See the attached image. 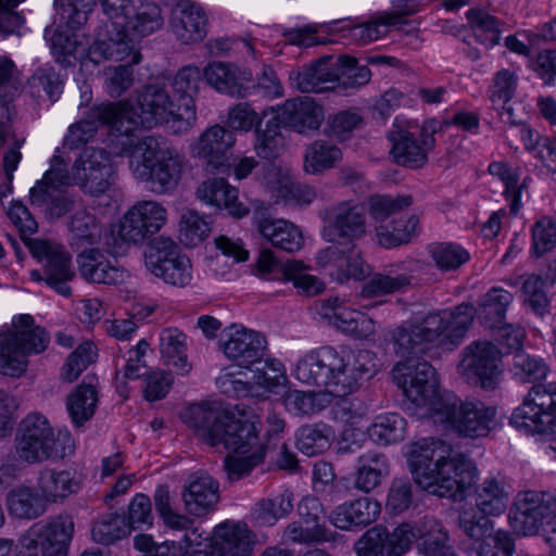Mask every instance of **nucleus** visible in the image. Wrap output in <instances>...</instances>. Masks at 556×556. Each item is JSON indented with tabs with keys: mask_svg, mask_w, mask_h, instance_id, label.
Returning <instances> with one entry per match:
<instances>
[{
	"mask_svg": "<svg viewBox=\"0 0 556 556\" xmlns=\"http://www.w3.org/2000/svg\"><path fill=\"white\" fill-rule=\"evenodd\" d=\"M219 345L225 356L242 368L260 363L267 352L266 337L240 324L223 329Z\"/></svg>",
	"mask_w": 556,
	"mask_h": 556,
	"instance_id": "6ab92c4d",
	"label": "nucleus"
},
{
	"mask_svg": "<svg viewBox=\"0 0 556 556\" xmlns=\"http://www.w3.org/2000/svg\"><path fill=\"white\" fill-rule=\"evenodd\" d=\"M98 354L96 345L90 341L79 344L67 357L62 368V379L66 382L75 381L89 365L96 362Z\"/></svg>",
	"mask_w": 556,
	"mask_h": 556,
	"instance_id": "69168bd1",
	"label": "nucleus"
},
{
	"mask_svg": "<svg viewBox=\"0 0 556 556\" xmlns=\"http://www.w3.org/2000/svg\"><path fill=\"white\" fill-rule=\"evenodd\" d=\"M489 516L476 507H465L459 511L458 526L467 536L481 541L493 532V521Z\"/></svg>",
	"mask_w": 556,
	"mask_h": 556,
	"instance_id": "338daca9",
	"label": "nucleus"
},
{
	"mask_svg": "<svg viewBox=\"0 0 556 556\" xmlns=\"http://www.w3.org/2000/svg\"><path fill=\"white\" fill-rule=\"evenodd\" d=\"M331 435V429L326 425L303 426L296 435V446L306 456H316L330 447Z\"/></svg>",
	"mask_w": 556,
	"mask_h": 556,
	"instance_id": "5fc2aeb1",
	"label": "nucleus"
},
{
	"mask_svg": "<svg viewBox=\"0 0 556 556\" xmlns=\"http://www.w3.org/2000/svg\"><path fill=\"white\" fill-rule=\"evenodd\" d=\"M203 73L199 67L187 65L182 67L173 79V90L179 96L177 121L179 125L175 134L189 130L195 123L197 114L192 96L198 92Z\"/></svg>",
	"mask_w": 556,
	"mask_h": 556,
	"instance_id": "7c9ffc66",
	"label": "nucleus"
},
{
	"mask_svg": "<svg viewBox=\"0 0 556 556\" xmlns=\"http://www.w3.org/2000/svg\"><path fill=\"white\" fill-rule=\"evenodd\" d=\"M380 511L381 507L377 501L361 497L337 506L331 511L329 520L338 529L350 530L353 527H366L376 521Z\"/></svg>",
	"mask_w": 556,
	"mask_h": 556,
	"instance_id": "c9c22d12",
	"label": "nucleus"
},
{
	"mask_svg": "<svg viewBox=\"0 0 556 556\" xmlns=\"http://www.w3.org/2000/svg\"><path fill=\"white\" fill-rule=\"evenodd\" d=\"M288 543L314 544L334 540V533L325 525H305L303 521L289 523L283 531Z\"/></svg>",
	"mask_w": 556,
	"mask_h": 556,
	"instance_id": "bf43d9fd",
	"label": "nucleus"
},
{
	"mask_svg": "<svg viewBox=\"0 0 556 556\" xmlns=\"http://www.w3.org/2000/svg\"><path fill=\"white\" fill-rule=\"evenodd\" d=\"M408 464L415 482L430 494L462 500L472 485L477 469L463 454L452 455L442 440L424 438L410 445Z\"/></svg>",
	"mask_w": 556,
	"mask_h": 556,
	"instance_id": "f257e3e1",
	"label": "nucleus"
},
{
	"mask_svg": "<svg viewBox=\"0 0 556 556\" xmlns=\"http://www.w3.org/2000/svg\"><path fill=\"white\" fill-rule=\"evenodd\" d=\"M275 118L285 128L307 135L319 129L324 121V110L309 97L290 99L280 106Z\"/></svg>",
	"mask_w": 556,
	"mask_h": 556,
	"instance_id": "a878e982",
	"label": "nucleus"
},
{
	"mask_svg": "<svg viewBox=\"0 0 556 556\" xmlns=\"http://www.w3.org/2000/svg\"><path fill=\"white\" fill-rule=\"evenodd\" d=\"M70 176L85 194L100 197L113 184L114 167L106 151L86 148L75 160Z\"/></svg>",
	"mask_w": 556,
	"mask_h": 556,
	"instance_id": "2eb2a0df",
	"label": "nucleus"
},
{
	"mask_svg": "<svg viewBox=\"0 0 556 556\" xmlns=\"http://www.w3.org/2000/svg\"><path fill=\"white\" fill-rule=\"evenodd\" d=\"M392 340L394 352L405 358L393 367V381L410 405H425L438 384L434 367L420 359L430 346L425 331L420 324H406L393 331Z\"/></svg>",
	"mask_w": 556,
	"mask_h": 556,
	"instance_id": "20e7f679",
	"label": "nucleus"
},
{
	"mask_svg": "<svg viewBox=\"0 0 556 556\" xmlns=\"http://www.w3.org/2000/svg\"><path fill=\"white\" fill-rule=\"evenodd\" d=\"M342 159L339 147L324 139L309 143L304 153V170L307 174H321L336 166Z\"/></svg>",
	"mask_w": 556,
	"mask_h": 556,
	"instance_id": "de8ad7c7",
	"label": "nucleus"
},
{
	"mask_svg": "<svg viewBox=\"0 0 556 556\" xmlns=\"http://www.w3.org/2000/svg\"><path fill=\"white\" fill-rule=\"evenodd\" d=\"M98 404V393L94 384L83 382L67 397V412L76 427L83 426L94 415Z\"/></svg>",
	"mask_w": 556,
	"mask_h": 556,
	"instance_id": "49530a36",
	"label": "nucleus"
},
{
	"mask_svg": "<svg viewBox=\"0 0 556 556\" xmlns=\"http://www.w3.org/2000/svg\"><path fill=\"white\" fill-rule=\"evenodd\" d=\"M520 298L535 314L543 316L548 312L549 300L545 291V281L541 276L531 274L523 279Z\"/></svg>",
	"mask_w": 556,
	"mask_h": 556,
	"instance_id": "052dcab7",
	"label": "nucleus"
},
{
	"mask_svg": "<svg viewBox=\"0 0 556 556\" xmlns=\"http://www.w3.org/2000/svg\"><path fill=\"white\" fill-rule=\"evenodd\" d=\"M203 77L218 93L243 99L247 98L251 71L235 63L214 61L205 66Z\"/></svg>",
	"mask_w": 556,
	"mask_h": 556,
	"instance_id": "bb28decb",
	"label": "nucleus"
},
{
	"mask_svg": "<svg viewBox=\"0 0 556 556\" xmlns=\"http://www.w3.org/2000/svg\"><path fill=\"white\" fill-rule=\"evenodd\" d=\"M254 151L257 156L265 160H273L280 155L283 150V137L280 131V124L273 117L265 124V128L254 130Z\"/></svg>",
	"mask_w": 556,
	"mask_h": 556,
	"instance_id": "864d4df0",
	"label": "nucleus"
},
{
	"mask_svg": "<svg viewBox=\"0 0 556 556\" xmlns=\"http://www.w3.org/2000/svg\"><path fill=\"white\" fill-rule=\"evenodd\" d=\"M49 333L34 325L30 315H21L12 327L0 330V374L21 377L28 367V357L40 354L48 348Z\"/></svg>",
	"mask_w": 556,
	"mask_h": 556,
	"instance_id": "6e6552de",
	"label": "nucleus"
},
{
	"mask_svg": "<svg viewBox=\"0 0 556 556\" xmlns=\"http://www.w3.org/2000/svg\"><path fill=\"white\" fill-rule=\"evenodd\" d=\"M367 233L366 207L353 201L337 203L325 211L323 237L331 243H352Z\"/></svg>",
	"mask_w": 556,
	"mask_h": 556,
	"instance_id": "a211bd4d",
	"label": "nucleus"
},
{
	"mask_svg": "<svg viewBox=\"0 0 556 556\" xmlns=\"http://www.w3.org/2000/svg\"><path fill=\"white\" fill-rule=\"evenodd\" d=\"M413 203L412 195H386L372 194L368 198L367 206L369 215L378 223H383L390 216L396 214L410 206Z\"/></svg>",
	"mask_w": 556,
	"mask_h": 556,
	"instance_id": "680f3d73",
	"label": "nucleus"
},
{
	"mask_svg": "<svg viewBox=\"0 0 556 556\" xmlns=\"http://www.w3.org/2000/svg\"><path fill=\"white\" fill-rule=\"evenodd\" d=\"M118 111V128L119 136L140 137L136 134L139 126L152 128L159 124H170V128L175 132V128L179 125L176 121L178 106L175 108L167 90L159 85H149L138 97V106L135 108L128 102H116ZM118 135L115 136V138Z\"/></svg>",
	"mask_w": 556,
	"mask_h": 556,
	"instance_id": "1a4fd4ad",
	"label": "nucleus"
},
{
	"mask_svg": "<svg viewBox=\"0 0 556 556\" xmlns=\"http://www.w3.org/2000/svg\"><path fill=\"white\" fill-rule=\"evenodd\" d=\"M406 428L405 419L396 413L378 416L368 429L369 437L375 442L388 445L401 441Z\"/></svg>",
	"mask_w": 556,
	"mask_h": 556,
	"instance_id": "13d9d810",
	"label": "nucleus"
},
{
	"mask_svg": "<svg viewBox=\"0 0 556 556\" xmlns=\"http://www.w3.org/2000/svg\"><path fill=\"white\" fill-rule=\"evenodd\" d=\"M477 308L469 303H462L453 309H443L428 314L420 324L430 345L453 350L465 338Z\"/></svg>",
	"mask_w": 556,
	"mask_h": 556,
	"instance_id": "ddd939ff",
	"label": "nucleus"
},
{
	"mask_svg": "<svg viewBox=\"0 0 556 556\" xmlns=\"http://www.w3.org/2000/svg\"><path fill=\"white\" fill-rule=\"evenodd\" d=\"M247 98L262 97L267 99L280 98L283 96L282 84L276 72L270 66H263L262 72L254 79L251 73V79L247 86Z\"/></svg>",
	"mask_w": 556,
	"mask_h": 556,
	"instance_id": "0e129e2a",
	"label": "nucleus"
},
{
	"mask_svg": "<svg viewBox=\"0 0 556 556\" xmlns=\"http://www.w3.org/2000/svg\"><path fill=\"white\" fill-rule=\"evenodd\" d=\"M334 72L337 87L346 93L359 89L371 78V72L366 65H359L356 59L346 55L339 58Z\"/></svg>",
	"mask_w": 556,
	"mask_h": 556,
	"instance_id": "603ef678",
	"label": "nucleus"
},
{
	"mask_svg": "<svg viewBox=\"0 0 556 556\" xmlns=\"http://www.w3.org/2000/svg\"><path fill=\"white\" fill-rule=\"evenodd\" d=\"M331 58H323L308 66L290 73V80L300 92H325L333 89L336 72L330 65Z\"/></svg>",
	"mask_w": 556,
	"mask_h": 556,
	"instance_id": "e433bc0d",
	"label": "nucleus"
},
{
	"mask_svg": "<svg viewBox=\"0 0 556 556\" xmlns=\"http://www.w3.org/2000/svg\"><path fill=\"white\" fill-rule=\"evenodd\" d=\"M7 501L10 514L21 519H35L47 509L46 502L37 488L28 485L13 489L8 494Z\"/></svg>",
	"mask_w": 556,
	"mask_h": 556,
	"instance_id": "c03bdc74",
	"label": "nucleus"
},
{
	"mask_svg": "<svg viewBox=\"0 0 556 556\" xmlns=\"http://www.w3.org/2000/svg\"><path fill=\"white\" fill-rule=\"evenodd\" d=\"M121 21L134 38H142L163 25L161 8L150 0H130Z\"/></svg>",
	"mask_w": 556,
	"mask_h": 556,
	"instance_id": "72a5a7b5",
	"label": "nucleus"
},
{
	"mask_svg": "<svg viewBox=\"0 0 556 556\" xmlns=\"http://www.w3.org/2000/svg\"><path fill=\"white\" fill-rule=\"evenodd\" d=\"M233 132L220 125H214L201 134L193 146V154L202 157L214 169L224 167L227 154L235 146Z\"/></svg>",
	"mask_w": 556,
	"mask_h": 556,
	"instance_id": "2f4dec72",
	"label": "nucleus"
},
{
	"mask_svg": "<svg viewBox=\"0 0 556 556\" xmlns=\"http://www.w3.org/2000/svg\"><path fill=\"white\" fill-rule=\"evenodd\" d=\"M182 502L188 514L202 517L213 511L219 502V483L205 472L189 476L182 491Z\"/></svg>",
	"mask_w": 556,
	"mask_h": 556,
	"instance_id": "c85d7f7f",
	"label": "nucleus"
},
{
	"mask_svg": "<svg viewBox=\"0 0 556 556\" xmlns=\"http://www.w3.org/2000/svg\"><path fill=\"white\" fill-rule=\"evenodd\" d=\"M134 39L122 21H108L90 47V59L123 61L134 52Z\"/></svg>",
	"mask_w": 556,
	"mask_h": 556,
	"instance_id": "cd10ccee",
	"label": "nucleus"
},
{
	"mask_svg": "<svg viewBox=\"0 0 556 556\" xmlns=\"http://www.w3.org/2000/svg\"><path fill=\"white\" fill-rule=\"evenodd\" d=\"M36 486L46 504H61L79 491L80 482L71 470L45 467L38 472Z\"/></svg>",
	"mask_w": 556,
	"mask_h": 556,
	"instance_id": "f704fd0d",
	"label": "nucleus"
},
{
	"mask_svg": "<svg viewBox=\"0 0 556 556\" xmlns=\"http://www.w3.org/2000/svg\"><path fill=\"white\" fill-rule=\"evenodd\" d=\"M389 475V464L386 456L377 452H367L358 457L354 488L369 493L377 488L382 477Z\"/></svg>",
	"mask_w": 556,
	"mask_h": 556,
	"instance_id": "37998d69",
	"label": "nucleus"
},
{
	"mask_svg": "<svg viewBox=\"0 0 556 556\" xmlns=\"http://www.w3.org/2000/svg\"><path fill=\"white\" fill-rule=\"evenodd\" d=\"M457 369L468 383L495 390L503 376L502 352L490 341H473L462 350Z\"/></svg>",
	"mask_w": 556,
	"mask_h": 556,
	"instance_id": "9b49d317",
	"label": "nucleus"
},
{
	"mask_svg": "<svg viewBox=\"0 0 556 556\" xmlns=\"http://www.w3.org/2000/svg\"><path fill=\"white\" fill-rule=\"evenodd\" d=\"M258 424V417L251 409L239 410L238 416L230 413L220 432L218 445L241 455L256 450L266 451L260 439Z\"/></svg>",
	"mask_w": 556,
	"mask_h": 556,
	"instance_id": "412c9836",
	"label": "nucleus"
},
{
	"mask_svg": "<svg viewBox=\"0 0 556 556\" xmlns=\"http://www.w3.org/2000/svg\"><path fill=\"white\" fill-rule=\"evenodd\" d=\"M197 197L200 201L224 207L229 214L242 217L249 210L238 201V190L231 187L224 178H208L197 189Z\"/></svg>",
	"mask_w": 556,
	"mask_h": 556,
	"instance_id": "4c0bfd02",
	"label": "nucleus"
},
{
	"mask_svg": "<svg viewBox=\"0 0 556 556\" xmlns=\"http://www.w3.org/2000/svg\"><path fill=\"white\" fill-rule=\"evenodd\" d=\"M424 265V262L414 258L389 264L384 273L374 274L364 283L361 294L364 298H375L403 291L412 286L413 274Z\"/></svg>",
	"mask_w": 556,
	"mask_h": 556,
	"instance_id": "5701e85b",
	"label": "nucleus"
},
{
	"mask_svg": "<svg viewBox=\"0 0 556 556\" xmlns=\"http://www.w3.org/2000/svg\"><path fill=\"white\" fill-rule=\"evenodd\" d=\"M508 497L506 483L498 478L489 477L477 485L472 495L473 507L480 513L498 516L505 511Z\"/></svg>",
	"mask_w": 556,
	"mask_h": 556,
	"instance_id": "79ce46f5",
	"label": "nucleus"
},
{
	"mask_svg": "<svg viewBox=\"0 0 556 556\" xmlns=\"http://www.w3.org/2000/svg\"><path fill=\"white\" fill-rule=\"evenodd\" d=\"M112 148L117 155L130 156L131 173L138 180L149 182L152 191L165 193L178 185L184 157L154 136H117Z\"/></svg>",
	"mask_w": 556,
	"mask_h": 556,
	"instance_id": "7ed1b4c3",
	"label": "nucleus"
},
{
	"mask_svg": "<svg viewBox=\"0 0 556 556\" xmlns=\"http://www.w3.org/2000/svg\"><path fill=\"white\" fill-rule=\"evenodd\" d=\"M79 275L88 282L108 286L126 283L131 275L117 261H110L98 248L84 250L77 256Z\"/></svg>",
	"mask_w": 556,
	"mask_h": 556,
	"instance_id": "393cba45",
	"label": "nucleus"
},
{
	"mask_svg": "<svg viewBox=\"0 0 556 556\" xmlns=\"http://www.w3.org/2000/svg\"><path fill=\"white\" fill-rule=\"evenodd\" d=\"M72 185L67 164L60 155L51 160L50 169L30 189V203L51 218H60L74 206V198L66 188Z\"/></svg>",
	"mask_w": 556,
	"mask_h": 556,
	"instance_id": "f8f14e48",
	"label": "nucleus"
},
{
	"mask_svg": "<svg viewBox=\"0 0 556 556\" xmlns=\"http://www.w3.org/2000/svg\"><path fill=\"white\" fill-rule=\"evenodd\" d=\"M412 408L420 417L430 416L445 429L471 439L488 435L496 416L494 407L480 401L463 402L453 393L441 394L439 384L425 405H412Z\"/></svg>",
	"mask_w": 556,
	"mask_h": 556,
	"instance_id": "423d86ee",
	"label": "nucleus"
},
{
	"mask_svg": "<svg viewBox=\"0 0 556 556\" xmlns=\"http://www.w3.org/2000/svg\"><path fill=\"white\" fill-rule=\"evenodd\" d=\"M130 530L124 516L110 514L93 526L92 538L100 544L110 545L127 536Z\"/></svg>",
	"mask_w": 556,
	"mask_h": 556,
	"instance_id": "e2e57ef3",
	"label": "nucleus"
},
{
	"mask_svg": "<svg viewBox=\"0 0 556 556\" xmlns=\"http://www.w3.org/2000/svg\"><path fill=\"white\" fill-rule=\"evenodd\" d=\"M437 122L429 119L422 124L419 134L416 135L406 129L396 127L388 132L391 143L390 156L401 166L420 168L428 161V153L434 148Z\"/></svg>",
	"mask_w": 556,
	"mask_h": 556,
	"instance_id": "f3484780",
	"label": "nucleus"
},
{
	"mask_svg": "<svg viewBox=\"0 0 556 556\" xmlns=\"http://www.w3.org/2000/svg\"><path fill=\"white\" fill-rule=\"evenodd\" d=\"M556 520V492H520L509 514V522L518 535L535 534L544 522Z\"/></svg>",
	"mask_w": 556,
	"mask_h": 556,
	"instance_id": "dca6fc26",
	"label": "nucleus"
},
{
	"mask_svg": "<svg viewBox=\"0 0 556 556\" xmlns=\"http://www.w3.org/2000/svg\"><path fill=\"white\" fill-rule=\"evenodd\" d=\"M293 493L289 490L260 500L253 510V517L265 526L275 525L280 518L287 517L293 509Z\"/></svg>",
	"mask_w": 556,
	"mask_h": 556,
	"instance_id": "8fccbe9b",
	"label": "nucleus"
},
{
	"mask_svg": "<svg viewBox=\"0 0 556 556\" xmlns=\"http://www.w3.org/2000/svg\"><path fill=\"white\" fill-rule=\"evenodd\" d=\"M41 531V556H66L74 532V522L68 516H58L49 521L38 522Z\"/></svg>",
	"mask_w": 556,
	"mask_h": 556,
	"instance_id": "a19ab883",
	"label": "nucleus"
},
{
	"mask_svg": "<svg viewBox=\"0 0 556 556\" xmlns=\"http://www.w3.org/2000/svg\"><path fill=\"white\" fill-rule=\"evenodd\" d=\"M16 458L28 465L64 459L75 451V442L67 430L54 428L38 412L27 414L18 424L14 438Z\"/></svg>",
	"mask_w": 556,
	"mask_h": 556,
	"instance_id": "0eeeda50",
	"label": "nucleus"
},
{
	"mask_svg": "<svg viewBox=\"0 0 556 556\" xmlns=\"http://www.w3.org/2000/svg\"><path fill=\"white\" fill-rule=\"evenodd\" d=\"M117 115V106L113 103H101L92 106L84 119L68 128L64 138V146L70 149H77L93 138L100 127L108 126L112 132L109 147L113 149L112 140L115 139L116 135H121ZM112 152L114 153V150Z\"/></svg>",
	"mask_w": 556,
	"mask_h": 556,
	"instance_id": "4be33fe9",
	"label": "nucleus"
},
{
	"mask_svg": "<svg viewBox=\"0 0 556 556\" xmlns=\"http://www.w3.org/2000/svg\"><path fill=\"white\" fill-rule=\"evenodd\" d=\"M229 414L216 402H202L186 408L181 413V419L198 438L217 446Z\"/></svg>",
	"mask_w": 556,
	"mask_h": 556,
	"instance_id": "b1692460",
	"label": "nucleus"
},
{
	"mask_svg": "<svg viewBox=\"0 0 556 556\" xmlns=\"http://www.w3.org/2000/svg\"><path fill=\"white\" fill-rule=\"evenodd\" d=\"M414 540H419L418 548L425 556H454L447 532L440 521L432 517L422 518L416 527Z\"/></svg>",
	"mask_w": 556,
	"mask_h": 556,
	"instance_id": "ea45409f",
	"label": "nucleus"
},
{
	"mask_svg": "<svg viewBox=\"0 0 556 556\" xmlns=\"http://www.w3.org/2000/svg\"><path fill=\"white\" fill-rule=\"evenodd\" d=\"M467 18L479 42L489 48L498 43L502 22L495 16L483 10L471 9L467 12Z\"/></svg>",
	"mask_w": 556,
	"mask_h": 556,
	"instance_id": "4d7b16f0",
	"label": "nucleus"
},
{
	"mask_svg": "<svg viewBox=\"0 0 556 556\" xmlns=\"http://www.w3.org/2000/svg\"><path fill=\"white\" fill-rule=\"evenodd\" d=\"M144 256L148 270L165 283L184 288L191 282V261L172 239L161 237L153 240Z\"/></svg>",
	"mask_w": 556,
	"mask_h": 556,
	"instance_id": "4468645a",
	"label": "nucleus"
},
{
	"mask_svg": "<svg viewBox=\"0 0 556 556\" xmlns=\"http://www.w3.org/2000/svg\"><path fill=\"white\" fill-rule=\"evenodd\" d=\"M378 370L379 359L371 351L339 352L324 346L300 358L293 375L302 383L325 388L329 393L344 397Z\"/></svg>",
	"mask_w": 556,
	"mask_h": 556,
	"instance_id": "f03ea898",
	"label": "nucleus"
},
{
	"mask_svg": "<svg viewBox=\"0 0 556 556\" xmlns=\"http://www.w3.org/2000/svg\"><path fill=\"white\" fill-rule=\"evenodd\" d=\"M513 300L514 295L509 291L493 287L480 299L479 315L490 328L497 327L504 323Z\"/></svg>",
	"mask_w": 556,
	"mask_h": 556,
	"instance_id": "09e8293b",
	"label": "nucleus"
},
{
	"mask_svg": "<svg viewBox=\"0 0 556 556\" xmlns=\"http://www.w3.org/2000/svg\"><path fill=\"white\" fill-rule=\"evenodd\" d=\"M186 336L178 329H164L160 336V351L164 363L184 375L190 371L186 353Z\"/></svg>",
	"mask_w": 556,
	"mask_h": 556,
	"instance_id": "a18cd8bd",
	"label": "nucleus"
},
{
	"mask_svg": "<svg viewBox=\"0 0 556 556\" xmlns=\"http://www.w3.org/2000/svg\"><path fill=\"white\" fill-rule=\"evenodd\" d=\"M416 534L413 526L402 523L393 532L382 526L368 529L354 543L356 556H402L412 546Z\"/></svg>",
	"mask_w": 556,
	"mask_h": 556,
	"instance_id": "aec40b11",
	"label": "nucleus"
},
{
	"mask_svg": "<svg viewBox=\"0 0 556 556\" xmlns=\"http://www.w3.org/2000/svg\"><path fill=\"white\" fill-rule=\"evenodd\" d=\"M214 553L218 556H249L255 544V534L247 523L225 522L215 528Z\"/></svg>",
	"mask_w": 556,
	"mask_h": 556,
	"instance_id": "473e14b6",
	"label": "nucleus"
},
{
	"mask_svg": "<svg viewBox=\"0 0 556 556\" xmlns=\"http://www.w3.org/2000/svg\"><path fill=\"white\" fill-rule=\"evenodd\" d=\"M257 229L273 247L281 251L294 253L304 245L303 233L292 222L264 218L258 222Z\"/></svg>",
	"mask_w": 556,
	"mask_h": 556,
	"instance_id": "58836bf2",
	"label": "nucleus"
},
{
	"mask_svg": "<svg viewBox=\"0 0 556 556\" xmlns=\"http://www.w3.org/2000/svg\"><path fill=\"white\" fill-rule=\"evenodd\" d=\"M61 21L71 29L86 24L96 0H55Z\"/></svg>",
	"mask_w": 556,
	"mask_h": 556,
	"instance_id": "774afa93",
	"label": "nucleus"
},
{
	"mask_svg": "<svg viewBox=\"0 0 556 556\" xmlns=\"http://www.w3.org/2000/svg\"><path fill=\"white\" fill-rule=\"evenodd\" d=\"M165 207L155 201H141L123 216L116 230L105 237L112 255H124L132 244H139L156 233L166 223Z\"/></svg>",
	"mask_w": 556,
	"mask_h": 556,
	"instance_id": "9d476101",
	"label": "nucleus"
},
{
	"mask_svg": "<svg viewBox=\"0 0 556 556\" xmlns=\"http://www.w3.org/2000/svg\"><path fill=\"white\" fill-rule=\"evenodd\" d=\"M419 219L415 215L394 219L390 225L376 227L378 243L383 248H395L408 243L417 233Z\"/></svg>",
	"mask_w": 556,
	"mask_h": 556,
	"instance_id": "3c124183",
	"label": "nucleus"
},
{
	"mask_svg": "<svg viewBox=\"0 0 556 556\" xmlns=\"http://www.w3.org/2000/svg\"><path fill=\"white\" fill-rule=\"evenodd\" d=\"M30 96L54 102L62 92V81L53 67L37 68L27 81Z\"/></svg>",
	"mask_w": 556,
	"mask_h": 556,
	"instance_id": "6e6d98bb",
	"label": "nucleus"
},
{
	"mask_svg": "<svg viewBox=\"0 0 556 556\" xmlns=\"http://www.w3.org/2000/svg\"><path fill=\"white\" fill-rule=\"evenodd\" d=\"M170 26L181 43H197L207 34V16L199 4L181 0L172 11Z\"/></svg>",
	"mask_w": 556,
	"mask_h": 556,
	"instance_id": "c756f323",
	"label": "nucleus"
},
{
	"mask_svg": "<svg viewBox=\"0 0 556 556\" xmlns=\"http://www.w3.org/2000/svg\"><path fill=\"white\" fill-rule=\"evenodd\" d=\"M8 217L21 232L33 257L42 264L41 270L29 271L31 280L46 282L62 296H72V288L68 282L75 278L76 273L72 266L70 252L63 245L51 240L25 238V235L34 233L38 225L23 203L13 202L8 210Z\"/></svg>",
	"mask_w": 556,
	"mask_h": 556,
	"instance_id": "39448f33",
	"label": "nucleus"
}]
</instances>
